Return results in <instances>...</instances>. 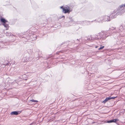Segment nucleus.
<instances>
[{"mask_svg":"<svg viewBox=\"0 0 125 125\" xmlns=\"http://www.w3.org/2000/svg\"><path fill=\"white\" fill-rule=\"evenodd\" d=\"M61 8L62 9L63 12L65 13H70L72 10L70 7L67 5L65 6H62L61 7Z\"/></svg>","mask_w":125,"mask_h":125,"instance_id":"nucleus-1","label":"nucleus"},{"mask_svg":"<svg viewBox=\"0 0 125 125\" xmlns=\"http://www.w3.org/2000/svg\"><path fill=\"white\" fill-rule=\"evenodd\" d=\"M105 37V35L104 32L101 31L95 36V38L96 39H103Z\"/></svg>","mask_w":125,"mask_h":125,"instance_id":"nucleus-2","label":"nucleus"},{"mask_svg":"<svg viewBox=\"0 0 125 125\" xmlns=\"http://www.w3.org/2000/svg\"><path fill=\"white\" fill-rule=\"evenodd\" d=\"M109 18V17L108 16H103V20L104 21H109L108 18Z\"/></svg>","mask_w":125,"mask_h":125,"instance_id":"nucleus-3","label":"nucleus"},{"mask_svg":"<svg viewBox=\"0 0 125 125\" xmlns=\"http://www.w3.org/2000/svg\"><path fill=\"white\" fill-rule=\"evenodd\" d=\"M11 115H17L18 114V113L16 111H13L10 114Z\"/></svg>","mask_w":125,"mask_h":125,"instance_id":"nucleus-4","label":"nucleus"},{"mask_svg":"<svg viewBox=\"0 0 125 125\" xmlns=\"http://www.w3.org/2000/svg\"><path fill=\"white\" fill-rule=\"evenodd\" d=\"M0 21L1 22H3L4 23H5L7 21L4 19L3 18L0 19Z\"/></svg>","mask_w":125,"mask_h":125,"instance_id":"nucleus-5","label":"nucleus"},{"mask_svg":"<svg viewBox=\"0 0 125 125\" xmlns=\"http://www.w3.org/2000/svg\"><path fill=\"white\" fill-rule=\"evenodd\" d=\"M119 120L118 119H114L113 120H110V123L112 122H115L116 121H118Z\"/></svg>","mask_w":125,"mask_h":125,"instance_id":"nucleus-6","label":"nucleus"},{"mask_svg":"<svg viewBox=\"0 0 125 125\" xmlns=\"http://www.w3.org/2000/svg\"><path fill=\"white\" fill-rule=\"evenodd\" d=\"M109 100V97L106 98L104 100L103 102V103H105L107 101Z\"/></svg>","mask_w":125,"mask_h":125,"instance_id":"nucleus-7","label":"nucleus"},{"mask_svg":"<svg viewBox=\"0 0 125 125\" xmlns=\"http://www.w3.org/2000/svg\"><path fill=\"white\" fill-rule=\"evenodd\" d=\"M3 25L6 28V29L7 30L9 28V26L7 24H3Z\"/></svg>","mask_w":125,"mask_h":125,"instance_id":"nucleus-8","label":"nucleus"},{"mask_svg":"<svg viewBox=\"0 0 125 125\" xmlns=\"http://www.w3.org/2000/svg\"><path fill=\"white\" fill-rule=\"evenodd\" d=\"M30 101H31L32 102H38V101L37 100H34L33 99L31 100H30Z\"/></svg>","mask_w":125,"mask_h":125,"instance_id":"nucleus-9","label":"nucleus"},{"mask_svg":"<svg viewBox=\"0 0 125 125\" xmlns=\"http://www.w3.org/2000/svg\"><path fill=\"white\" fill-rule=\"evenodd\" d=\"M104 46H102V45H101V47L98 49L99 50H100L102 49H103V48H104Z\"/></svg>","mask_w":125,"mask_h":125,"instance_id":"nucleus-10","label":"nucleus"},{"mask_svg":"<svg viewBox=\"0 0 125 125\" xmlns=\"http://www.w3.org/2000/svg\"><path fill=\"white\" fill-rule=\"evenodd\" d=\"M110 97V99H114L116 97Z\"/></svg>","mask_w":125,"mask_h":125,"instance_id":"nucleus-11","label":"nucleus"},{"mask_svg":"<svg viewBox=\"0 0 125 125\" xmlns=\"http://www.w3.org/2000/svg\"><path fill=\"white\" fill-rule=\"evenodd\" d=\"M125 6V5H121L120 7H123L124 6Z\"/></svg>","mask_w":125,"mask_h":125,"instance_id":"nucleus-12","label":"nucleus"},{"mask_svg":"<svg viewBox=\"0 0 125 125\" xmlns=\"http://www.w3.org/2000/svg\"><path fill=\"white\" fill-rule=\"evenodd\" d=\"M106 122L108 123H109V121H107Z\"/></svg>","mask_w":125,"mask_h":125,"instance_id":"nucleus-13","label":"nucleus"},{"mask_svg":"<svg viewBox=\"0 0 125 125\" xmlns=\"http://www.w3.org/2000/svg\"><path fill=\"white\" fill-rule=\"evenodd\" d=\"M97 47H98V46H96L95 47V48H97Z\"/></svg>","mask_w":125,"mask_h":125,"instance_id":"nucleus-14","label":"nucleus"},{"mask_svg":"<svg viewBox=\"0 0 125 125\" xmlns=\"http://www.w3.org/2000/svg\"><path fill=\"white\" fill-rule=\"evenodd\" d=\"M62 17H63L64 18L65 17L64 16H62Z\"/></svg>","mask_w":125,"mask_h":125,"instance_id":"nucleus-15","label":"nucleus"}]
</instances>
